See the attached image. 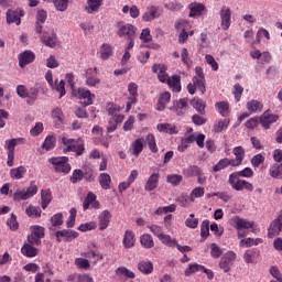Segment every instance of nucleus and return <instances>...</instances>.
Returning a JSON list of instances; mask_svg holds the SVG:
<instances>
[{
    "mask_svg": "<svg viewBox=\"0 0 282 282\" xmlns=\"http://www.w3.org/2000/svg\"><path fill=\"white\" fill-rule=\"evenodd\" d=\"M165 83L174 94H180V91H182V77H180V75H172L171 77H167Z\"/></svg>",
    "mask_w": 282,
    "mask_h": 282,
    "instance_id": "13",
    "label": "nucleus"
},
{
    "mask_svg": "<svg viewBox=\"0 0 282 282\" xmlns=\"http://www.w3.org/2000/svg\"><path fill=\"white\" fill-rule=\"evenodd\" d=\"M156 129L160 131V133H169L170 135L180 133V130L176 128V126L171 123H159Z\"/></svg>",
    "mask_w": 282,
    "mask_h": 282,
    "instance_id": "31",
    "label": "nucleus"
},
{
    "mask_svg": "<svg viewBox=\"0 0 282 282\" xmlns=\"http://www.w3.org/2000/svg\"><path fill=\"white\" fill-rule=\"evenodd\" d=\"M139 272H141V274H152L153 273V262H151V260H141L139 261L138 265H137Z\"/></svg>",
    "mask_w": 282,
    "mask_h": 282,
    "instance_id": "30",
    "label": "nucleus"
},
{
    "mask_svg": "<svg viewBox=\"0 0 282 282\" xmlns=\"http://www.w3.org/2000/svg\"><path fill=\"white\" fill-rule=\"evenodd\" d=\"M75 265L80 270H88V268H90L91 264L89 263V260H87L86 258H77L75 260Z\"/></svg>",
    "mask_w": 282,
    "mask_h": 282,
    "instance_id": "62",
    "label": "nucleus"
},
{
    "mask_svg": "<svg viewBox=\"0 0 282 282\" xmlns=\"http://www.w3.org/2000/svg\"><path fill=\"white\" fill-rule=\"evenodd\" d=\"M282 232V215H280L275 220L270 224L268 229V237L272 239Z\"/></svg>",
    "mask_w": 282,
    "mask_h": 282,
    "instance_id": "15",
    "label": "nucleus"
},
{
    "mask_svg": "<svg viewBox=\"0 0 282 282\" xmlns=\"http://www.w3.org/2000/svg\"><path fill=\"white\" fill-rule=\"evenodd\" d=\"M129 151L132 155H134V158H139L140 153L144 151V138H139L134 140L131 143Z\"/></svg>",
    "mask_w": 282,
    "mask_h": 282,
    "instance_id": "24",
    "label": "nucleus"
},
{
    "mask_svg": "<svg viewBox=\"0 0 282 282\" xmlns=\"http://www.w3.org/2000/svg\"><path fill=\"white\" fill-rule=\"evenodd\" d=\"M247 110L250 113H261V111H263V102L257 99H251L247 102Z\"/></svg>",
    "mask_w": 282,
    "mask_h": 282,
    "instance_id": "33",
    "label": "nucleus"
},
{
    "mask_svg": "<svg viewBox=\"0 0 282 282\" xmlns=\"http://www.w3.org/2000/svg\"><path fill=\"white\" fill-rule=\"evenodd\" d=\"M18 58H19V66L23 68L25 67V65H30V63H34V58H36V56L32 51H24L18 56Z\"/></svg>",
    "mask_w": 282,
    "mask_h": 282,
    "instance_id": "21",
    "label": "nucleus"
},
{
    "mask_svg": "<svg viewBox=\"0 0 282 282\" xmlns=\"http://www.w3.org/2000/svg\"><path fill=\"white\" fill-rule=\"evenodd\" d=\"M19 144H25V139L23 138H15L9 139L4 141V149L7 153H14V149L19 147Z\"/></svg>",
    "mask_w": 282,
    "mask_h": 282,
    "instance_id": "28",
    "label": "nucleus"
},
{
    "mask_svg": "<svg viewBox=\"0 0 282 282\" xmlns=\"http://www.w3.org/2000/svg\"><path fill=\"white\" fill-rule=\"evenodd\" d=\"M253 175L254 171H252V169L245 167L242 171L231 173L228 178V184L234 191H248L249 193H252L254 191L252 183L246 180H240V177H252Z\"/></svg>",
    "mask_w": 282,
    "mask_h": 282,
    "instance_id": "1",
    "label": "nucleus"
},
{
    "mask_svg": "<svg viewBox=\"0 0 282 282\" xmlns=\"http://www.w3.org/2000/svg\"><path fill=\"white\" fill-rule=\"evenodd\" d=\"M204 193H206V189H204V187H195L189 194V202H195V199L204 197Z\"/></svg>",
    "mask_w": 282,
    "mask_h": 282,
    "instance_id": "54",
    "label": "nucleus"
},
{
    "mask_svg": "<svg viewBox=\"0 0 282 282\" xmlns=\"http://www.w3.org/2000/svg\"><path fill=\"white\" fill-rule=\"evenodd\" d=\"M202 270H204V265L202 264H197V263L189 264L185 270V276H191V274H195V272H202Z\"/></svg>",
    "mask_w": 282,
    "mask_h": 282,
    "instance_id": "58",
    "label": "nucleus"
},
{
    "mask_svg": "<svg viewBox=\"0 0 282 282\" xmlns=\"http://www.w3.org/2000/svg\"><path fill=\"white\" fill-rule=\"evenodd\" d=\"M191 28H193V22L187 20H178L175 23V30L178 32H186L187 30H191Z\"/></svg>",
    "mask_w": 282,
    "mask_h": 282,
    "instance_id": "52",
    "label": "nucleus"
},
{
    "mask_svg": "<svg viewBox=\"0 0 282 282\" xmlns=\"http://www.w3.org/2000/svg\"><path fill=\"white\" fill-rule=\"evenodd\" d=\"M99 184L104 191L111 188V176L108 173H101L99 175Z\"/></svg>",
    "mask_w": 282,
    "mask_h": 282,
    "instance_id": "48",
    "label": "nucleus"
},
{
    "mask_svg": "<svg viewBox=\"0 0 282 282\" xmlns=\"http://www.w3.org/2000/svg\"><path fill=\"white\" fill-rule=\"evenodd\" d=\"M169 102H171V94L169 91L160 94L155 106L156 111H164Z\"/></svg>",
    "mask_w": 282,
    "mask_h": 282,
    "instance_id": "27",
    "label": "nucleus"
},
{
    "mask_svg": "<svg viewBox=\"0 0 282 282\" xmlns=\"http://www.w3.org/2000/svg\"><path fill=\"white\" fill-rule=\"evenodd\" d=\"M162 10L160 7L152 6L148 8V11L143 14V21H153L154 19H160Z\"/></svg>",
    "mask_w": 282,
    "mask_h": 282,
    "instance_id": "26",
    "label": "nucleus"
},
{
    "mask_svg": "<svg viewBox=\"0 0 282 282\" xmlns=\"http://www.w3.org/2000/svg\"><path fill=\"white\" fill-rule=\"evenodd\" d=\"M55 237L61 243V239H65V241H74V239H77L78 232L69 229H63L55 232Z\"/></svg>",
    "mask_w": 282,
    "mask_h": 282,
    "instance_id": "17",
    "label": "nucleus"
},
{
    "mask_svg": "<svg viewBox=\"0 0 282 282\" xmlns=\"http://www.w3.org/2000/svg\"><path fill=\"white\" fill-rule=\"evenodd\" d=\"M263 243V239L261 238H247V239H242L239 242L240 248H252V246H259Z\"/></svg>",
    "mask_w": 282,
    "mask_h": 282,
    "instance_id": "45",
    "label": "nucleus"
},
{
    "mask_svg": "<svg viewBox=\"0 0 282 282\" xmlns=\"http://www.w3.org/2000/svg\"><path fill=\"white\" fill-rule=\"evenodd\" d=\"M279 120V116L270 112L269 110L264 111L260 116V124L263 127V129H270V124H274Z\"/></svg>",
    "mask_w": 282,
    "mask_h": 282,
    "instance_id": "12",
    "label": "nucleus"
},
{
    "mask_svg": "<svg viewBox=\"0 0 282 282\" xmlns=\"http://www.w3.org/2000/svg\"><path fill=\"white\" fill-rule=\"evenodd\" d=\"M56 33L52 32L51 34L44 33L41 36V41L46 47H56Z\"/></svg>",
    "mask_w": 282,
    "mask_h": 282,
    "instance_id": "38",
    "label": "nucleus"
},
{
    "mask_svg": "<svg viewBox=\"0 0 282 282\" xmlns=\"http://www.w3.org/2000/svg\"><path fill=\"white\" fill-rule=\"evenodd\" d=\"M100 58L102 61H108V58H111L113 56V47L109 44H102L99 50Z\"/></svg>",
    "mask_w": 282,
    "mask_h": 282,
    "instance_id": "43",
    "label": "nucleus"
},
{
    "mask_svg": "<svg viewBox=\"0 0 282 282\" xmlns=\"http://www.w3.org/2000/svg\"><path fill=\"white\" fill-rule=\"evenodd\" d=\"M230 124V119H221L213 127V131L215 133H221V131H226L228 126Z\"/></svg>",
    "mask_w": 282,
    "mask_h": 282,
    "instance_id": "49",
    "label": "nucleus"
},
{
    "mask_svg": "<svg viewBox=\"0 0 282 282\" xmlns=\"http://www.w3.org/2000/svg\"><path fill=\"white\" fill-rule=\"evenodd\" d=\"M54 6L58 12H65L69 7V0H54Z\"/></svg>",
    "mask_w": 282,
    "mask_h": 282,
    "instance_id": "60",
    "label": "nucleus"
},
{
    "mask_svg": "<svg viewBox=\"0 0 282 282\" xmlns=\"http://www.w3.org/2000/svg\"><path fill=\"white\" fill-rule=\"evenodd\" d=\"M39 193V186L34 183H31L28 188L18 189L13 194L14 202H25V199H30V197H34Z\"/></svg>",
    "mask_w": 282,
    "mask_h": 282,
    "instance_id": "8",
    "label": "nucleus"
},
{
    "mask_svg": "<svg viewBox=\"0 0 282 282\" xmlns=\"http://www.w3.org/2000/svg\"><path fill=\"white\" fill-rule=\"evenodd\" d=\"M159 240L164 245L169 246V248H175L177 246V239L172 238L171 236L163 234Z\"/></svg>",
    "mask_w": 282,
    "mask_h": 282,
    "instance_id": "51",
    "label": "nucleus"
},
{
    "mask_svg": "<svg viewBox=\"0 0 282 282\" xmlns=\"http://www.w3.org/2000/svg\"><path fill=\"white\" fill-rule=\"evenodd\" d=\"M25 173H28L25 166L20 165L10 170V177L11 180H23V177H25Z\"/></svg>",
    "mask_w": 282,
    "mask_h": 282,
    "instance_id": "39",
    "label": "nucleus"
},
{
    "mask_svg": "<svg viewBox=\"0 0 282 282\" xmlns=\"http://www.w3.org/2000/svg\"><path fill=\"white\" fill-rule=\"evenodd\" d=\"M147 142L152 153H158V144L155 143V137L153 134L147 135Z\"/></svg>",
    "mask_w": 282,
    "mask_h": 282,
    "instance_id": "64",
    "label": "nucleus"
},
{
    "mask_svg": "<svg viewBox=\"0 0 282 282\" xmlns=\"http://www.w3.org/2000/svg\"><path fill=\"white\" fill-rule=\"evenodd\" d=\"M188 108V99L183 98L176 101H173V106L170 108L171 111H174L176 116H183Z\"/></svg>",
    "mask_w": 282,
    "mask_h": 282,
    "instance_id": "16",
    "label": "nucleus"
},
{
    "mask_svg": "<svg viewBox=\"0 0 282 282\" xmlns=\"http://www.w3.org/2000/svg\"><path fill=\"white\" fill-rule=\"evenodd\" d=\"M128 91L130 97L128 98L126 111H131V107L138 102V84L135 83H130L128 85Z\"/></svg>",
    "mask_w": 282,
    "mask_h": 282,
    "instance_id": "11",
    "label": "nucleus"
},
{
    "mask_svg": "<svg viewBox=\"0 0 282 282\" xmlns=\"http://www.w3.org/2000/svg\"><path fill=\"white\" fill-rule=\"evenodd\" d=\"M269 175L274 180H282V163H274L269 169Z\"/></svg>",
    "mask_w": 282,
    "mask_h": 282,
    "instance_id": "41",
    "label": "nucleus"
},
{
    "mask_svg": "<svg viewBox=\"0 0 282 282\" xmlns=\"http://www.w3.org/2000/svg\"><path fill=\"white\" fill-rule=\"evenodd\" d=\"M95 202H96V194H94V192H89L83 202L84 210L89 209V206H91Z\"/></svg>",
    "mask_w": 282,
    "mask_h": 282,
    "instance_id": "57",
    "label": "nucleus"
},
{
    "mask_svg": "<svg viewBox=\"0 0 282 282\" xmlns=\"http://www.w3.org/2000/svg\"><path fill=\"white\" fill-rule=\"evenodd\" d=\"M199 171H202V167L197 165H191L187 169L183 170V175H185V177H193L197 173H199Z\"/></svg>",
    "mask_w": 282,
    "mask_h": 282,
    "instance_id": "59",
    "label": "nucleus"
},
{
    "mask_svg": "<svg viewBox=\"0 0 282 282\" xmlns=\"http://www.w3.org/2000/svg\"><path fill=\"white\" fill-rule=\"evenodd\" d=\"M47 20V12L45 10H40L36 13V23H35V32L41 34L43 30V23Z\"/></svg>",
    "mask_w": 282,
    "mask_h": 282,
    "instance_id": "29",
    "label": "nucleus"
},
{
    "mask_svg": "<svg viewBox=\"0 0 282 282\" xmlns=\"http://www.w3.org/2000/svg\"><path fill=\"white\" fill-rule=\"evenodd\" d=\"M191 105L198 113H200V116L206 113V101L199 98H194L191 100Z\"/></svg>",
    "mask_w": 282,
    "mask_h": 282,
    "instance_id": "40",
    "label": "nucleus"
},
{
    "mask_svg": "<svg viewBox=\"0 0 282 282\" xmlns=\"http://www.w3.org/2000/svg\"><path fill=\"white\" fill-rule=\"evenodd\" d=\"M166 65L164 64H154L152 66L153 74H158L160 83H166L169 79V74L166 73Z\"/></svg>",
    "mask_w": 282,
    "mask_h": 282,
    "instance_id": "19",
    "label": "nucleus"
},
{
    "mask_svg": "<svg viewBox=\"0 0 282 282\" xmlns=\"http://www.w3.org/2000/svg\"><path fill=\"white\" fill-rule=\"evenodd\" d=\"M94 70L91 68L86 70V85L87 87H96V85H100V78L94 77Z\"/></svg>",
    "mask_w": 282,
    "mask_h": 282,
    "instance_id": "46",
    "label": "nucleus"
},
{
    "mask_svg": "<svg viewBox=\"0 0 282 282\" xmlns=\"http://www.w3.org/2000/svg\"><path fill=\"white\" fill-rule=\"evenodd\" d=\"M135 32H138V29L132 24L124 22H118L117 24V34L120 36V39L133 41V39H135Z\"/></svg>",
    "mask_w": 282,
    "mask_h": 282,
    "instance_id": "6",
    "label": "nucleus"
},
{
    "mask_svg": "<svg viewBox=\"0 0 282 282\" xmlns=\"http://www.w3.org/2000/svg\"><path fill=\"white\" fill-rule=\"evenodd\" d=\"M83 177H85V173H83L82 170H74L70 182L72 184H78V182L83 181Z\"/></svg>",
    "mask_w": 282,
    "mask_h": 282,
    "instance_id": "63",
    "label": "nucleus"
},
{
    "mask_svg": "<svg viewBox=\"0 0 282 282\" xmlns=\"http://www.w3.org/2000/svg\"><path fill=\"white\" fill-rule=\"evenodd\" d=\"M232 226H235V228L238 230V237L239 239L247 237L248 236V231L249 228H254V223L253 221H249L246 220L241 217L235 216L232 219Z\"/></svg>",
    "mask_w": 282,
    "mask_h": 282,
    "instance_id": "5",
    "label": "nucleus"
},
{
    "mask_svg": "<svg viewBox=\"0 0 282 282\" xmlns=\"http://www.w3.org/2000/svg\"><path fill=\"white\" fill-rule=\"evenodd\" d=\"M183 177L180 174H170L166 176L167 184H171L172 186H180Z\"/></svg>",
    "mask_w": 282,
    "mask_h": 282,
    "instance_id": "56",
    "label": "nucleus"
},
{
    "mask_svg": "<svg viewBox=\"0 0 282 282\" xmlns=\"http://www.w3.org/2000/svg\"><path fill=\"white\" fill-rule=\"evenodd\" d=\"M160 184V173H153L149 176L148 181L144 185V191L151 193V191H155L158 185Z\"/></svg>",
    "mask_w": 282,
    "mask_h": 282,
    "instance_id": "23",
    "label": "nucleus"
},
{
    "mask_svg": "<svg viewBox=\"0 0 282 282\" xmlns=\"http://www.w3.org/2000/svg\"><path fill=\"white\" fill-rule=\"evenodd\" d=\"M232 153L236 158L231 159L232 166H241L243 163V158H246V150H243V148L240 145L234 148Z\"/></svg>",
    "mask_w": 282,
    "mask_h": 282,
    "instance_id": "20",
    "label": "nucleus"
},
{
    "mask_svg": "<svg viewBox=\"0 0 282 282\" xmlns=\"http://www.w3.org/2000/svg\"><path fill=\"white\" fill-rule=\"evenodd\" d=\"M82 257L86 258L89 262L93 261V263H98V261L102 259V254L97 253L94 250L83 252Z\"/></svg>",
    "mask_w": 282,
    "mask_h": 282,
    "instance_id": "47",
    "label": "nucleus"
},
{
    "mask_svg": "<svg viewBox=\"0 0 282 282\" xmlns=\"http://www.w3.org/2000/svg\"><path fill=\"white\" fill-rule=\"evenodd\" d=\"M185 226L192 229L197 228V226H199V218H195V214H189L185 220Z\"/></svg>",
    "mask_w": 282,
    "mask_h": 282,
    "instance_id": "55",
    "label": "nucleus"
},
{
    "mask_svg": "<svg viewBox=\"0 0 282 282\" xmlns=\"http://www.w3.org/2000/svg\"><path fill=\"white\" fill-rule=\"evenodd\" d=\"M140 243L142 248H145V250H151V248L155 247V241H153V236H151L150 234L141 235Z\"/></svg>",
    "mask_w": 282,
    "mask_h": 282,
    "instance_id": "36",
    "label": "nucleus"
},
{
    "mask_svg": "<svg viewBox=\"0 0 282 282\" xmlns=\"http://www.w3.org/2000/svg\"><path fill=\"white\" fill-rule=\"evenodd\" d=\"M52 202V191L50 189H42L41 192V206L43 210L50 206Z\"/></svg>",
    "mask_w": 282,
    "mask_h": 282,
    "instance_id": "44",
    "label": "nucleus"
},
{
    "mask_svg": "<svg viewBox=\"0 0 282 282\" xmlns=\"http://www.w3.org/2000/svg\"><path fill=\"white\" fill-rule=\"evenodd\" d=\"M51 117L53 118L54 123L57 127H61V124H63L65 120V115L63 113V109H61L59 107H56L51 111Z\"/></svg>",
    "mask_w": 282,
    "mask_h": 282,
    "instance_id": "35",
    "label": "nucleus"
},
{
    "mask_svg": "<svg viewBox=\"0 0 282 282\" xmlns=\"http://www.w3.org/2000/svg\"><path fill=\"white\" fill-rule=\"evenodd\" d=\"M37 98H39V88L31 87L30 90H28V97H26L28 105H34Z\"/></svg>",
    "mask_w": 282,
    "mask_h": 282,
    "instance_id": "53",
    "label": "nucleus"
},
{
    "mask_svg": "<svg viewBox=\"0 0 282 282\" xmlns=\"http://www.w3.org/2000/svg\"><path fill=\"white\" fill-rule=\"evenodd\" d=\"M220 17V28L224 32L230 30V25L232 23V11L230 8L224 6L219 11Z\"/></svg>",
    "mask_w": 282,
    "mask_h": 282,
    "instance_id": "9",
    "label": "nucleus"
},
{
    "mask_svg": "<svg viewBox=\"0 0 282 282\" xmlns=\"http://www.w3.org/2000/svg\"><path fill=\"white\" fill-rule=\"evenodd\" d=\"M111 221V213L109 210H104L98 216L99 230H107Z\"/></svg>",
    "mask_w": 282,
    "mask_h": 282,
    "instance_id": "22",
    "label": "nucleus"
},
{
    "mask_svg": "<svg viewBox=\"0 0 282 282\" xmlns=\"http://www.w3.org/2000/svg\"><path fill=\"white\" fill-rule=\"evenodd\" d=\"M215 108L223 118H226V116L230 113V104H228V101H218L216 102Z\"/></svg>",
    "mask_w": 282,
    "mask_h": 282,
    "instance_id": "42",
    "label": "nucleus"
},
{
    "mask_svg": "<svg viewBox=\"0 0 282 282\" xmlns=\"http://www.w3.org/2000/svg\"><path fill=\"white\" fill-rule=\"evenodd\" d=\"M72 96H74V98H78V100H84V105L86 107L94 105V100L96 98V95L91 94V90L85 87L73 88Z\"/></svg>",
    "mask_w": 282,
    "mask_h": 282,
    "instance_id": "7",
    "label": "nucleus"
},
{
    "mask_svg": "<svg viewBox=\"0 0 282 282\" xmlns=\"http://www.w3.org/2000/svg\"><path fill=\"white\" fill-rule=\"evenodd\" d=\"M197 90H199L200 94H206V77L204 76V69L199 66L195 68L192 83L187 85V91L191 96H194Z\"/></svg>",
    "mask_w": 282,
    "mask_h": 282,
    "instance_id": "2",
    "label": "nucleus"
},
{
    "mask_svg": "<svg viewBox=\"0 0 282 282\" xmlns=\"http://www.w3.org/2000/svg\"><path fill=\"white\" fill-rule=\"evenodd\" d=\"M21 252L24 257L32 259L39 254V249L34 248L30 242L24 243L21 248Z\"/></svg>",
    "mask_w": 282,
    "mask_h": 282,
    "instance_id": "37",
    "label": "nucleus"
},
{
    "mask_svg": "<svg viewBox=\"0 0 282 282\" xmlns=\"http://www.w3.org/2000/svg\"><path fill=\"white\" fill-rule=\"evenodd\" d=\"M188 10H189L191 18L200 17L202 12H204V10H206V7L199 2H192L188 6Z\"/></svg>",
    "mask_w": 282,
    "mask_h": 282,
    "instance_id": "34",
    "label": "nucleus"
},
{
    "mask_svg": "<svg viewBox=\"0 0 282 282\" xmlns=\"http://www.w3.org/2000/svg\"><path fill=\"white\" fill-rule=\"evenodd\" d=\"M236 102L241 100V96H243V86L241 84H235L232 90Z\"/></svg>",
    "mask_w": 282,
    "mask_h": 282,
    "instance_id": "61",
    "label": "nucleus"
},
{
    "mask_svg": "<svg viewBox=\"0 0 282 282\" xmlns=\"http://www.w3.org/2000/svg\"><path fill=\"white\" fill-rule=\"evenodd\" d=\"M102 3H105V0H87L85 10L88 14H96L102 8Z\"/></svg>",
    "mask_w": 282,
    "mask_h": 282,
    "instance_id": "25",
    "label": "nucleus"
},
{
    "mask_svg": "<svg viewBox=\"0 0 282 282\" xmlns=\"http://www.w3.org/2000/svg\"><path fill=\"white\" fill-rule=\"evenodd\" d=\"M25 17L23 10H8L7 11V23H15V25H21V18Z\"/></svg>",
    "mask_w": 282,
    "mask_h": 282,
    "instance_id": "14",
    "label": "nucleus"
},
{
    "mask_svg": "<svg viewBox=\"0 0 282 282\" xmlns=\"http://www.w3.org/2000/svg\"><path fill=\"white\" fill-rule=\"evenodd\" d=\"M62 144L66 147V149H64V153L73 152L76 153V155H83V153H85V143H83V140L80 139L74 140L67 137H63Z\"/></svg>",
    "mask_w": 282,
    "mask_h": 282,
    "instance_id": "4",
    "label": "nucleus"
},
{
    "mask_svg": "<svg viewBox=\"0 0 282 282\" xmlns=\"http://www.w3.org/2000/svg\"><path fill=\"white\" fill-rule=\"evenodd\" d=\"M227 166H232L231 159H221L216 165H214V173H219V171H224Z\"/></svg>",
    "mask_w": 282,
    "mask_h": 282,
    "instance_id": "50",
    "label": "nucleus"
},
{
    "mask_svg": "<svg viewBox=\"0 0 282 282\" xmlns=\"http://www.w3.org/2000/svg\"><path fill=\"white\" fill-rule=\"evenodd\" d=\"M48 163L52 164L55 173H64L67 175L72 171V165L69 164V158L67 156H53L48 159Z\"/></svg>",
    "mask_w": 282,
    "mask_h": 282,
    "instance_id": "3",
    "label": "nucleus"
},
{
    "mask_svg": "<svg viewBox=\"0 0 282 282\" xmlns=\"http://www.w3.org/2000/svg\"><path fill=\"white\" fill-rule=\"evenodd\" d=\"M237 259V253L235 251H227L220 259L219 268L223 272H228L232 268Z\"/></svg>",
    "mask_w": 282,
    "mask_h": 282,
    "instance_id": "10",
    "label": "nucleus"
},
{
    "mask_svg": "<svg viewBox=\"0 0 282 282\" xmlns=\"http://www.w3.org/2000/svg\"><path fill=\"white\" fill-rule=\"evenodd\" d=\"M56 148V134L50 133L42 143V149L44 151H54Z\"/></svg>",
    "mask_w": 282,
    "mask_h": 282,
    "instance_id": "32",
    "label": "nucleus"
},
{
    "mask_svg": "<svg viewBox=\"0 0 282 282\" xmlns=\"http://www.w3.org/2000/svg\"><path fill=\"white\" fill-rule=\"evenodd\" d=\"M122 246L126 249L135 248V234L131 229H127L123 235Z\"/></svg>",
    "mask_w": 282,
    "mask_h": 282,
    "instance_id": "18",
    "label": "nucleus"
}]
</instances>
